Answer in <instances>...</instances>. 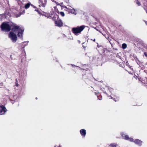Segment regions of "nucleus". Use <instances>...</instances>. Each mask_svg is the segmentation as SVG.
I'll use <instances>...</instances> for the list:
<instances>
[{
  "label": "nucleus",
  "instance_id": "obj_1",
  "mask_svg": "<svg viewBox=\"0 0 147 147\" xmlns=\"http://www.w3.org/2000/svg\"><path fill=\"white\" fill-rule=\"evenodd\" d=\"M121 135L122 137V138L125 140H128L131 142H134L135 144H138L139 146H141L142 145V141L138 139H136L134 141L133 138H129L128 136L125 134L123 133H121Z\"/></svg>",
  "mask_w": 147,
  "mask_h": 147
},
{
  "label": "nucleus",
  "instance_id": "obj_2",
  "mask_svg": "<svg viewBox=\"0 0 147 147\" xmlns=\"http://www.w3.org/2000/svg\"><path fill=\"white\" fill-rule=\"evenodd\" d=\"M12 23L8 22H4L1 25L2 30L5 32H8L11 30Z\"/></svg>",
  "mask_w": 147,
  "mask_h": 147
},
{
  "label": "nucleus",
  "instance_id": "obj_3",
  "mask_svg": "<svg viewBox=\"0 0 147 147\" xmlns=\"http://www.w3.org/2000/svg\"><path fill=\"white\" fill-rule=\"evenodd\" d=\"M12 30L14 32H17L18 33V35L20 38H22V34L23 33L24 30L19 28V27L16 25L13 26Z\"/></svg>",
  "mask_w": 147,
  "mask_h": 147
},
{
  "label": "nucleus",
  "instance_id": "obj_4",
  "mask_svg": "<svg viewBox=\"0 0 147 147\" xmlns=\"http://www.w3.org/2000/svg\"><path fill=\"white\" fill-rule=\"evenodd\" d=\"M85 26L82 25L80 26H78L76 27H74L72 29V32L76 35H78L79 34L81 33V32L85 28Z\"/></svg>",
  "mask_w": 147,
  "mask_h": 147
},
{
  "label": "nucleus",
  "instance_id": "obj_5",
  "mask_svg": "<svg viewBox=\"0 0 147 147\" xmlns=\"http://www.w3.org/2000/svg\"><path fill=\"white\" fill-rule=\"evenodd\" d=\"M45 16L48 18H52L55 22L59 20L58 16L57 14L54 13L53 12L51 14L47 13Z\"/></svg>",
  "mask_w": 147,
  "mask_h": 147
},
{
  "label": "nucleus",
  "instance_id": "obj_6",
  "mask_svg": "<svg viewBox=\"0 0 147 147\" xmlns=\"http://www.w3.org/2000/svg\"><path fill=\"white\" fill-rule=\"evenodd\" d=\"M9 36L13 42H16L17 38L16 35L13 32H11L9 34Z\"/></svg>",
  "mask_w": 147,
  "mask_h": 147
},
{
  "label": "nucleus",
  "instance_id": "obj_7",
  "mask_svg": "<svg viewBox=\"0 0 147 147\" xmlns=\"http://www.w3.org/2000/svg\"><path fill=\"white\" fill-rule=\"evenodd\" d=\"M65 8L66 9V11H67L69 13H71L75 15L76 14L75 10L69 6L65 7Z\"/></svg>",
  "mask_w": 147,
  "mask_h": 147
},
{
  "label": "nucleus",
  "instance_id": "obj_8",
  "mask_svg": "<svg viewBox=\"0 0 147 147\" xmlns=\"http://www.w3.org/2000/svg\"><path fill=\"white\" fill-rule=\"evenodd\" d=\"M7 111V109L3 106H0V115L4 114Z\"/></svg>",
  "mask_w": 147,
  "mask_h": 147
},
{
  "label": "nucleus",
  "instance_id": "obj_9",
  "mask_svg": "<svg viewBox=\"0 0 147 147\" xmlns=\"http://www.w3.org/2000/svg\"><path fill=\"white\" fill-rule=\"evenodd\" d=\"M55 24L56 26L60 27L61 26L63 25V23L61 20L59 19L57 20L55 22Z\"/></svg>",
  "mask_w": 147,
  "mask_h": 147
},
{
  "label": "nucleus",
  "instance_id": "obj_10",
  "mask_svg": "<svg viewBox=\"0 0 147 147\" xmlns=\"http://www.w3.org/2000/svg\"><path fill=\"white\" fill-rule=\"evenodd\" d=\"M39 6L44 7L46 4V1L45 0H39Z\"/></svg>",
  "mask_w": 147,
  "mask_h": 147
},
{
  "label": "nucleus",
  "instance_id": "obj_11",
  "mask_svg": "<svg viewBox=\"0 0 147 147\" xmlns=\"http://www.w3.org/2000/svg\"><path fill=\"white\" fill-rule=\"evenodd\" d=\"M80 132L82 138H84L86 134V130L84 129H82L80 130Z\"/></svg>",
  "mask_w": 147,
  "mask_h": 147
},
{
  "label": "nucleus",
  "instance_id": "obj_12",
  "mask_svg": "<svg viewBox=\"0 0 147 147\" xmlns=\"http://www.w3.org/2000/svg\"><path fill=\"white\" fill-rule=\"evenodd\" d=\"M117 146V144L115 143H112L109 145V147H116Z\"/></svg>",
  "mask_w": 147,
  "mask_h": 147
},
{
  "label": "nucleus",
  "instance_id": "obj_13",
  "mask_svg": "<svg viewBox=\"0 0 147 147\" xmlns=\"http://www.w3.org/2000/svg\"><path fill=\"white\" fill-rule=\"evenodd\" d=\"M31 4L30 3H28L26 4L25 5V8L26 9H28L30 6Z\"/></svg>",
  "mask_w": 147,
  "mask_h": 147
},
{
  "label": "nucleus",
  "instance_id": "obj_14",
  "mask_svg": "<svg viewBox=\"0 0 147 147\" xmlns=\"http://www.w3.org/2000/svg\"><path fill=\"white\" fill-rule=\"evenodd\" d=\"M6 17L5 14H0V20L2 19L5 18Z\"/></svg>",
  "mask_w": 147,
  "mask_h": 147
},
{
  "label": "nucleus",
  "instance_id": "obj_15",
  "mask_svg": "<svg viewBox=\"0 0 147 147\" xmlns=\"http://www.w3.org/2000/svg\"><path fill=\"white\" fill-rule=\"evenodd\" d=\"M24 12H25V11L24 10H23V11L22 12L20 10V14L19 15H17V16H16V17H19L23 13H24Z\"/></svg>",
  "mask_w": 147,
  "mask_h": 147
},
{
  "label": "nucleus",
  "instance_id": "obj_16",
  "mask_svg": "<svg viewBox=\"0 0 147 147\" xmlns=\"http://www.w3.org/2000/svg\"><path fill=\"white\" fill-rule=\"evenodd\" d=\"M127 47V45L125 43H123L122 45V47L123 49H125Z\"/></svg>",
  "mask_w": 147,
  "mask_h": 147
},
{
  "label": "nucleus",
  "instance_id": "obj_17",
  "mask_svg": "<svg viewBox=\"0 0 147 147\" xmlns=\"http://www.w3.org/2000/svg\"><path fill=\"white\" fill-rule=\"evenodd\" d=\"M60 14L63 17L65 16V13L63 12H60Z\"/></svg>",
  "mask_w": 147,
  "mask_h": 147
},
{
  "label": "nucleus",
  "instance_id": "obj_18",
  "mask_svg": "<svg viewBox=\"0 0 147 147\" xmlns=\"http://www.w3.org/2000/svg\"><path fill=\"white\" fill-rule=\"evenodd\" d=\"M136 61L137 63V64H138V65H139V63H140V61H139L138 60V59H137V60H136Z\"/></svg>",
  "mask_w": 147,
  "mask_h": 147
},
{
  "label": "nucleus",
  "instance_id": "obj_19",
  "mask_svg": "<svg viewBox=\"0 0 147 147\" xmlns=\"http://www.w3.org/2000/svg\"><path fill=\"white\" fill-rule=\"evenodd\" d=\"M136 3H137V4H138V5H140V3L138 1H137V2H136Z\"/></svg>",
  "mask_w": 147,
  "mask_h": 147
},
{
  "label": "nucleus",
  "instance_id": "obj_20",
  "mask_svg": "<svg viewBox=\"0 0 147 147\" xmlns=\"http://www.w3.org/2000/svg\"><path fill=\"white\" fill-rule=\"evenodd\" d=\"M84 43H83L82 44V46L84 48H86V46H84Z\"/></svg>",
  "mask_w": 147,
  "mask_h": 147
},
{
  "label": "nucleus",
  "instance_id": "obj_21",
  "mask_svg": "<svg viewBox=\"0 0 147 147\" xmlns=\"http://www.w3.org/2000/svg\"><path fill=\"white\" fill-rule=\"evenodd\" d=\"M21 2L20 1H18V3L19 4H20Z\"/></svg>",
  "mask_w": 147,
  "mask_h": 147
},
{
  "label": "nucleus",
  "instance_id": "obj_22",
  "mask_svg": "<svg viewBox=\"0 0 147 147\" xmlns=\"http://www.w3.org/2000/svg\"><path fill=\"white\" fill-rule=\"evenodd\" d=\"M144 55H145L147 57V53H146L144 52Z\"/></svg>",
  "mask_w": 147,
  "mask_h": 147
},
{
  "label": "nucleus",
  "instance_id": "obj_23",
  "mask_svg": "<svg viewBox=\"0 0 147 147\" xmlns=\"http://www.w3.org/2000/svg\"><path fill=\"white\" fill-rule=\"evenodd\" d=\"M78 42L79 43H80V40H78Z\"/></svg>",
  "mask_w": 147,
  "mask_h": 147
},
{
  "label": "nucleus",
  "instance_id": "obj_24",
  "mask_svg": "<svg viewBox=\"0 0 147 147\" xmlns=\"http://www.w3.org/2000/svg\"><path fill=\"white\" fill-rule=\"evenodd\" d=\"M95 94H97V93H98V92H95Z\"/></svg>",
  "mask_w": 147,
  "mask_h": 147
},
{
  "label": "nucleus",
  "instance_id": "obj_25",
  "mask_svg": "<svg viewBox=\"0 0 147 147\" xmlns=\"http://www.w3.org/2000/svg\"><path fill=\"white\" fill-rule=\"evenodd\" d=\"M93 41L94 42H95V39H94Z\"/></svg>",
  "mask_w": 147,
  "mask_h": 147
},
{
  "label": "nucleus",
  "instance_id": "obj_26",
  "mask_svg": "<svg viewBox=\"0 0 147 147\" xmlns=\"http://www.w3.org/2000/svg\"><path fill=\"white\" fill-rule=\"evenodd\" d=\"M52 1H54V0H51Z\"/></svg>",
  "mask_w": 147,
  "mask_h": 147
},
{
  "label": "nucleus",
  "instance_id": "obj_27",
  "mask_svg": "<svg viewBox=\"0 0 147 147\" xmlns=\"http://www.w3.org/2000/svg\"><path fill=\"white\" fill-rule=\"evenodd\" d=\"M16 86H18V85L17 84V85H16Z\"/></svg>",
  "mask_w": 147,
  "mask_h": 147
},
{
  "label": "nucleus",
  "instance_id": "obj_28",
  "mask_svg": "<svg viewBox=\"0 0 147 147\" xmlns=\"http://www.w3.org/2000/svg\"><path fill=\"white\" fill-rule=\"evenodd\" d=\"M35 10V11H38V10H36V9Z\"/></svg>",
  "mask_w": 147,
  "mask_h": 147
},
{
  "label": "nucleus",
  "instance_id": "obj_29",
  "mask_svg": "<svg viewBox=\"0 0 147 147\" xmlns=\"http://www.w3.org/2000/svg\"><path fill=\"white\" fill-rule=\"evenodd\" d=\"M111 97V99H112L113 98L112 97Z\"/></svg>",
  "mask_w": 147,
  "mask_h": 147
},
{
  "label": "nucleus",
  "instance_id": "obj_30",
  "mask_svg": "<svg viewBox=\"0 0 147 147\" xmlns=\"http://www.w3.org/2000/svg\"><path fill=\"white\" fill-rule=\"evenodd\" d=\"M55 147H56V146H55ZM59 147H60V146H59Z\"/></svg>",
  "mask_w": 147,
  "mask_h": 147
}]
</instances>
